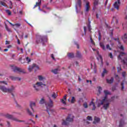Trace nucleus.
Segmentation results:
<instances>
[{
	"mask_svg": "<svg viewBox=\"0 0 127 127\" xmlns=\"http://www.w3.org/2000/svg\"><path fill=\"white\" fill-rule=\"evenodd\" d=\"M104 93L105 96L102 98L100 103L98 104V107H100L102 105L104 110H108L110 106V100L108 98L107 96L108 95H111V92L108 90H104Z\"/></svg>",
	"mask_w": 127,
	"mask_h": 127,
	"instance_id": "f257e3e1",
	"label": "nucleus"
},
{
	"mask_svg": "<svg viewBox=\"0 0 127 127\" xmlns=\"http://www.w3.org/2000/svg\"><path fill=\"white\" fill-rule=\"evenodd\" d=\"M0 90L3 93H12V92H14L15 88L13 86H12L10 88H7L5 86L0 85Z\"/></svg>",
	"mask_w": 127,
	"mask_h": 127,
	"instance_id": "f03ea898",
	"label": "nucleus"
},
{
	"mask_svg": "<svg viewBox=\"0 0 127 127\" xmlns=\"http://www.w3.org/2000/svg\"><path fill=\"white\" fill-rule=\"evenodd\" d=\"M43 86L45 87L46 85L45 84L41 82H36V83L34 84L33 85V88L37 92H38V91H39V87H43Z\"/></svg>",
	"mask_w": 127,
	"mask_h": 127,
	"instance_id": "7ed1b4c3",
	"label": "nucleus"
},
{
	"mask_svg": "<svg viewBox=\"0 0 127 127\" xmlns=\"http://www.w3.org/2000/svg\"><path fill=\"white\" fill-rule=\"evenodd\" d=\"M47 41V36H39L37 38V43H40V42H46Z\"/></svg>",
	"mask_w": 127,
	"mask_h": 127,
	"instance_id": "20e7f679",
	"label": "nucleus"
},
{
	"mask_svg": "<svg viewBox=\"0 0 127 127\" xmlns=\"http://www.w3.org/2000/svg\"><path fill=\"white\" fill-rule=\"evenodd\" d=\"M12 70L13 72H19V73H22L23 74H25L26 73V71H25V70L17 67V66H13L12 68Z\"/></svg>",
	"mask_w": 127,
	"mask_h": 127,
	"instance_id": "39448f33",
	"label": "nucleus"
},
{
	"mask_svg": "<svg viewBox=\"0 0 127 127\" xmlns=\"http://www.w3.org/2000/svg\"><path fill=\"white\" fill-rule=\"evenodd\" d=\"M90 8H91V7L90 6V2L87 1L86 2V4L85 6V12H89V11L90 10Z\"/></svg>",
	"mask_w": 127,
	"mask_h": 127,
	"instance_id": "423d86ee",
	"label": "nucleus"
},
{
	"mask_svg": "<svg viewBox=\"0 0 127 127\" xmlns=\"http://www.w3.org/2000/svg\"><path fill=\"white\" fill-rule=\"evenodd\" d=\"M97 59L98 60V61L100 62V63L102 65V66H103V59L102 58V56H101V55H100V54L99 53V52L97 51Z\"/></svg>",
	"mask_w": 127,
	"mask_h": 127,
	"instance_id": "0eeeda50",
	"label": "nucleus"
},
{
	"mask_svg": "<svg viewBox=\"0 0 127 127\" xmlns=\"http://www.w3.org/2000/svg\"><path fill=\"white\" fill-rule=\"evenodd\" d=\"M120 4L121 0H117V1L115 2L114 4L115 8H116L117 10H119Z\"/></svg>",
	"mask_w": 127,
	"mask_h": 127,
	"instance_id": "6e6552de",
	"label": "nucleus"
},
{
	"mask_svg": "<svg viewBox=\"0 0 127 127\" xmlns=\"http://www.w3.org/2000/svg\"><path fill=\"white\" fill-rule=\"evenodd\" d=\"M46 106L47 107V109H48V108H52V107H53V101L51 98H50L49 102L46 104Z\"/></svg>",
	"mask_w": 127,
	"mask_h": 127,
	"instance_id": "1a4fd4ad",
	"label": "nucleus"
},
{
	"mask_svg": "<svg viewBox=\"0 0 127 127\" xmlns=\"http://www.w3.org/2000/svg\"><path fill=\"white\" fill-rule=\"evenodd\" d=\"M74 120V116L72 114H69L66 118V122H73Z\"/></svg>",
	"mask_w": 127,
	"mask_h": 127,
	"instance_id": "9d476101",
	"label": "nucleus"
},
{
	"mask_svg": "<svg viewBox=\"0 0 127 127\" xmlns=\"http://www.w3.org/2000/svg\"><path fill=\"white\" fill-rule=\"evenodd\" d=\"M90 107H92V110L95 111L96 110V105L94 103V99H92L91 102L89 103Z\"/></svg>",
	"mask_w": 127,
	"mask_h": 127,
	"instance_id": "9b49d317",
	"label": "nucleus"
},
{
	"mask_svg": "<svg viewBox=\"0 0 127 127\" xmlns=\"http://www.w3.org/2000/svg\"><path fill=\"white\" fill-rule=\"evenodd\" d=\"M67 101L69 103H71V104H74L76 102V98L74 97H72L71 100H70V99H67Z\"/></svg>",
	"mask_w": 127,
	"mask_h": 127,
	"instance_id": "f8f14e48",
	"label": "nucleus"
},
{
	"mask_svg": "<svg viewBox=\"0 0 127 127\" xmlns=\"http://www.w3.org/2000/svg\"><path fill=\"white\" fill-rule=\"evenodd\" d=\"M78 6L79 7H81V0H77V1L76 4L75 8L76 10H77L78 9Z\"/></svg>",
	"mask_w": 127,
	"mask_h": 127,
	"instance_id": "ddd939ff",
	"label": "nucleus"
},
{
	"mask_svg": "<svg viewBox=\"0 0 127 127\" xmlns=\"http://www.w3.org/2000/svg\"><path fill=\"white\" fill-rule=\"evenodd\" d=\"M127 55V54H126V53L125 52H121L118 57V59L119 60H122V59H123V58L122 57H123V56H125Z\"/></svg>",
	"mask_w": 127,
	"mask_h": 127,
	"instance_id": "4468645a",
	"label": "nucleus"
},
{
	"mask_svg": "<svg viewBox=\"0 0 127 127\" xmlns=\"http://www.w3.org/2000/svg\"><path fill=\"white\" fill-rule=\"evenodd\" d=\"M59 71H60V68H59L52 70V73H54V74H58V72H59Z\"/></svg>",
	"mask_w": 127,
	"mask_h": 127,
	"instance_id": "2eb2a0df",
	"label": "nucleus"
},
{
	"mask_svg": "<svg viewBox=\"0 0 127 127\" xmlns=\"http://www.w3.org/2000/svg\"><path fill=\"white\" fill-rule=\"evenodd\" d=\"M35 106H36V104L35 103V102H30V107L31 109L32 110V111H34L33 107H35Z\"/></svg>",
	"mask_w": 127,
	"mask_h": 127,
	"instance_id": "dca6fc26",
	"label": "nucleus"
},
{
	"mask_svg": "<svg viewBox=\"0 0 127 127\" xmlns=\"http://www.w3.org/2000/svg\"><path fill=\"white\" fill-rule=\"evenodd\" d=\"M107 74H108V70L106 68H104L102 73V77H105V75H107Z\"/></svg>",
	"mask_w": 127,
	"mask_h": 127,
	"instance_id": "f3484780",
	"label": "nucleus"
},
{
	"mask_svg": "<svg viewBox=\"0 0 127 127\" xmlns=\"http://www.w3.org/2000/svg\"><path fill=\"white\" fill-rule=\"evenodd\" d=\"M100 118L97 117L94 118V121L93 122V124H98V123H100Z\"/></svg>",
	"mask_w": 127,
	"mask_h": 127,
	"instance_id": "a211bd4d",
	"label": "nucleus"
},
{
	"mask_svg": "<svg viewBox=\"0 0 127 127\" xmlns=\"http://www.w3.org/2000/svg\"><path fill=\"white\" fill-rule=\"evenodd\" d=\"M26 110L27 111V114H28L29 116H31V117H33V114H32V112H30V110L28 108H27L26 109Z\"/></svg>",
	"mask_w": 127,
	"mask_h": 127,
	"instance_id": "6ab92c4d",
	"label": "nucleus"
},
{
	"mask_svg": "<svg viewBox=\"0 0 127 127\" xmlns=\"http://www.w3.org/2000/svg\"><path fill=\"white\" fill-rule=\"evenodd\" d=\"M42 0H38V2H37L36 3V4L35 5V6H34V8H36V6H39V5H40V4H41V1Z\"/></svg>",
	"mask_w": 127,
	"mask_h": 127,
	"instance_id": "aec40b11",
	"label": "nucleus"
},
{
	"mask_svg": "<svg viewBox=\"0 0 127 127\" xmlns=\"http://www.w3.org/2000/svg\"><path fill=\"white\" fill-rule=\"evenodd\" d=\"M97 89L98 92L97 94L100 95L102 93V87L101 86H97Z\"/></svg>",
	"mask_w": 127,
	"mask_h": 127,
	"instance_id": "412c9836",
	"label": "nucleus"
},
{
	"mask_svg": "<svg viewBox=\"0 0 127 127\" xmlns=\"http://www.w3.org/2000/svg\"><path fill=\"white\" fill-rule=\"evenodd\" d=\"M106 81L109 84H112V83L114 82V78L111 77V78L110 79H106Z\"/></svg>",
	"mask_w": 127,
	"mask_h": 127,
	"instance_id": "4be33fe9",
	"label": "nucleus"
},
{
	"mask_svg": "<svg viewBox=\"0 0 127 127\" xmlns=\"http://www.w3.org/2000/svg\"><path fill=\"white\" fill-rule=\"evenodd\" d=\"M38 79L39 81H43V80H45V77L42 76V75H39L38 76Z\"/></svg>",
	"mask_w": 127,
	"mask_h": 127,
	"instance_id": "5701e85b",
	"label": "nucleus"
},
{
	"mask_svg": "<svg viewBox=\"0 0 127 127\" xmlns=\"http://www.w3.org/2000/svg\"><path fill=\"white\" fill-rule=\"evenodd\" d=\"M58 96V94H57V93H55V92H54L52 94V98H53V99H56V97H57Z\"/></svg>",
	"mask_w": 127,
	"mask_h": 127,
	"instance_id": "b1692460",
	"label": "nucleus"
},
{
	"mask_svg": "<svg viewBox=\"0 0 127 127\" xmlns=\"http://www.w3.org/2000/svg\"><path fill=\"white\" fill-rule=\"evenodd\" d=\"M67 56L69 58H73V57H74V54L72 53H69L67 54Z\"/></svg>",
	"mask_w": 127,
	"mask_h": 127,
	"instance_id": "393cba45",
	"label": "nucleus"
},
{
	"mask_svg": "<svg viewBox=\"0 0 127 127\" xmlns=\"http://www.w3.org/2000/svg\"><path fill=\"white\" fill-rule=\"evenodd\" d=\"M5 117L7 118V119H13V116L9 114H6Z\"/></svg>",
	"mask_w": 127,
	"mask_h": 127,
	"instance_id": "a878e982",
	"label": "nucleus"
},
{
	"mask_svg": "<svg viewBox=\"0 0 127 127\" xmlns=\"http://www.w3.org/2000/svg\"><path fill=\"white\" fill-rule=\"evenodd\" d=\"M34 66H33V64L32 65H30L28 67V71L29 72H31V71H32V69H34Z\"/></svg>",
	"mask_w": 127,
	"mask_h": 127,
	"instance_id": "bb28decb",
	"label": "nucleus"
},
{
	"mask_svg": "<svg viewBox=\"0 0 127 127\" xmlns=\"http://www.w3.org/2000/svg\"><path fill=\"white\" fill-rule=\"evenodd\" d=\"M122 38L124 42H126V39H127V34H125Z\"/></svg>",
	"mask_w": 127,
	"mask_h": 127,
	"instance_id": "cd10ccee",
	"label": "nucleus"
},
{
	"mask_svg": "<svg viewBox=\"0 0 127 127\" xmlns=\"http://www.w3.org/2000/svg\"><path fill=\"white\" fill-rule=\"evenodd\" d=\"M5 29L6 30H7V31H8V32H11V30H10V29H9L8 27H7V25L5 24Z\"/></svg>",
	"mask_w": 127,
	"mask_h": 127,
	"instance_id": "c85d7f7f",
	"label": "nucleus"
},
{
	"mask_svg": "<svg viewBox=\"0 0 127 127\" xmlns=\"http://www.w3.org/2000/svg\"><path fill=\"white\" fill-rule=\"evenodd\" d=\"M100 45L101 47L102 48V49H103V50H106V47H105V46L104 45V44H103V43H100Z\"/></svg>",
	"mask_w": 127,
	"mask_h": 127,
	"instance_id": "c756f323",
	"label": "nucleus"
},
{
	"mask_svg": "<svg viewBox=\"0 0 127 127\" xmlns=\"http://www.w3.org/2000/svg\"><path fill=\"white\" fill-rule=\"evenodd\" d=\"M0 3L1 5H3V6H7V5H6V4L5 3V2L2 1H0Z\"/></svg>",
	"mask_w": 127,
	"mask_h": 127,
	"instance_id": "7c9ffc66",
	"label": "nucleus"
},
{
	"mask_svg": "<svg viewBox=\"0 0 127 127\" xmlns=\"http://www.w3.org/2000/svg\"><path fill=\"white\" fill-rule=\"evenodd\" d=\"M83 106L85 109L88 108V103H87V102H84Z\"/></svg>",
	"mask_w": 127,
	"mask_h": 127,
	"instance_id": "2f4dec72",
	"label": "nucleus"
},
{
	"mask_svg": "<svg viewBox=\"0 0 127 127\" xmlns=\"http://www.w3.org/2000/svg\"><path fill=\"white\" fill-rule=\"evenodd\" d=\"M5 11L6 13H7L8 15H11V12L10 11V10L6 9L5 10Z\"/></svg>",
	"mask_w": 127,
	"mask_h": 127,
	"instance_id": "473e14b6",
	"label": "nucleus"
},
{
	"mask_svg": "<svg viewBox=\"0 0 127 127\" xmlns=\"http://www.w3.org/2000/svg\"><path fill=\"white\" fill-rule=\"evenodd\" d=\"M10 79L13 81H15V80H17V77H15L14 76H10Z\"/></svg>",
	"mask_w": 127,
	"mask_h": 127,
	"instance_id": "72a5a7b5",
	"label": "nucleus"
},
{
	"mask_svg": "<svg viewBox=\"0 0 127 127\" xmlns=\"http://www.w3.org/2000/svg\"><path fill=\"white\" fill-rule=\"evenodd\" d=\"M0 84H4V85H7V82H6V81H0Z\"/></svg>",
	"mask_w": 127,
	"mask_h": 127,
	"instance_id": "f704fd0d",
	"label": "nucleus"
},
{
	"mask_svg": "<svg viewBox=\"0 0 127 127\" xmlns=\"http://www.w3.org/2000/svg\"><path fill=\"white\" fill-rule=\"evenodd\" d=\"M34 68H36V69H39V66L36 64H33Z\"/></svg>",
	"mask_w": 127,
	"mask_h": 127,
	"instance_id": "c9c22d12",
	"label": "nucleus"
},
{
	"mask_svg": "<svg viewBox=\"0 0 127 127\" xmlns=\"http://www.w3.org/2000/svg\"><path fill=\"white\" fill-rule=\"evenodd\" d=\"M45 102V100H44V99L42 98L41 99L40 101V104H44Z\"/></svg>",
	"mask_w": 127,
	"mask_h": 127,
	"instance_id": "e433bc0d",
	"label": "nucleus"
},
{
	"mask_svg": "<svg viewBox=\"0 0 127 127\" xmlns=\"http://www.w3.org/2000/svg\"><path fill=\"white\" fill-rule=\"evenodd\" d=\"M99 2H98V0H95L94 2V6H97L98 5Z\"/></svg>",
	"mask_w": 127,
	"mask_h": 127,
	"instance_id": "4c0bfd02",
	"label": "nucleus"
},
{
	"mask_svg": "<svg viewBox=\"0 0 127 127\" xmlns=\"http://www.w3.org/2000/svg\"><path fill=\"white\" fill-rule=\"evenodd\" d=\"M14 25L16 26V27H20L21 24L20 23H16L14 24Z\"/></svg>",
	"mask_w": 127,
	"mask_h": 127,
	"instance_id": "58836bf2",
	"label": "nucleus"
},
{
	"mask_svg": "<svg viewBox=\"0 0 127 127\" xmlns=\"http://www.w3.org/2000/svg\"><path fill=\"white\" fill-rule=\"evenodd\" d=\"M106 48H107V49H108V50H112V49L110 47V45H107Z\"/></svg>",
	"mask_w": 127,
	"mask_h": 127,
	"instance_id": "ea45409f",
	"label": "nucleus"
},
{
	"mask_svg": "<svg viewBox=\"0 0 127 127\" xmlns=\"http://www.w3.org/2000/svg\"><path fill=\"white\" fill-rule=\"evenodd\" d=\"M61 102L63 104H64V105H66V100L63 99H62Z\"/></svg>",
	"mask_w": 127,
	"mask_h": 127,
	"instance_id": "a19ab883",
	"label": "nucleus"
},
{
	"mask_svg": "<svg viewBox=\"0 0 127 127\" xmlns=\"http://www.w3.org/2000/svg\"><path fill=\"white\" fill-rule=\"evenodd\" d=\"M126 71H124L123 72H122V76L123 77H124V78L126 77Z\"/></svg>",
	"mask_w": 127,
	"mask_h": 127,
	"instance_id": "79ce46f5",
	"label": "nucleus"
},
{
	"mask_svg": "<svg viewBox=\"0 0 127 127\" xmlns=\"http://www.w3.org/2000/svg\"><path fill=\"white\" fill-rule=\"evenodd\" d=\"M5 45H7L8 44H10V42H9V41H5Z\"/></svg>",
	"mask_w": 127,
	"mask_h": 127,
	"instance_id": "37998d69",
	"label": "nucleus"
},
{
	"mask_svg": "<svg viewBox=\"0 0 127 127\" xmlns=\"http://www.w3.org/2000/svg\"><path fill=\"white\" fill-rule=\"evenodd\" d=\"M10 5H9V8H10L11 9V8H12V2H11V1H10Z\"/></svg>",
	"mask_w": 127,
	"mask_h": 127,
	"instance_id": "c03bdc74",
	"label": "nucleus"
},
{
	"mask_svg": "<svg viewBox=\"0 0 127 127\" xmlns=\"http://www.w3.org/2000/svg\"><path fill=\"white\" fill-rule=\"evenodd\" d=\"M121 50H122V51H124L125 50V48H124L123 46H121L120 47Z\"/></svg>",
	"mask_w": 127,
	"mask_h": 127,
	"instance_id": "a18cd8bd",
	"label": "nucleus"
},
{
	"mask_svg": "<svg viewBox=\"0 0 127 127\" xmlns=\"http://www.w3.org/2000/svg\"><path fill=\"white\" fill-rule=\"evenodd\" d=\"M121 86H122L121 90L123 91V90H124V89H125V87L124 86V82H122L121 83Z\"/></svg>",
	"mask_w": 127,
	"mask_h": 127,
	"instance_id": "49530a36",
	"label": "nucleus"
},
{
	"mask_svg": "<svg viewBox=\"0 0 127 127\" xmlns=\"http://www.w3.org/2000/svg\"><path fill=\"white\" fill-rule=\"evenodd\" d=\"M87 119L88 121H92V117L88 116Z\"/></svg>",
	"mask_w": 127,
	"mask_h": 127,
	"instance_id": "de8ad7c7",
	"label": "nucleus"
},
{
	"mask_svg": "<svg viewBox=\"0 0 127 127\" xmlns=\"http://www.w3.org/2000/svg\"><path fill=\"white\" fill-rule=\"evenodd\" d=\"M26 61L28 62V63H29V62H30V61H31V60H30V59H29V58L27 57Z\"/></svg>",
	"mask_w": 127,
	"mask_h": 127,
	"instance_id": "09e8293b",
	"label": "nucleus"
},
{
	"mask_svg": "<svg viewBox=\"0 0 127 127\" xmlns=\"http://www.w3.org/2000/svg\"><path fill=\"white\" fill-rule=\"evenodd\" d=\"M67 95H65L64 96V97L63 100H64L65 101H67Z\"/></svg>",
	"mask_w": 127,
	"mask_h": 127,
	"instance_id": "8fccbe9b",
	"label": "nucleus"
},
{
	"mask_svg": "<svg viewBox=\"0 0 127 127\" xmlns=\"http://www.w3.org/2000/svg\"><path fill=\"white\" fill-rule=\"evenodd\" d=\"M11 47H12V46H11V45H9L7 46V48L8 49H10V48H11Z\"/></svg>",
	"mask_w": 127,
	"mask_h": 127,
	"instance_id": "3c124183",
	"label": "nucleus"
},
{
	"mask_svg": "<svg viewBox=\"0 0 127 127\" xmlns=\"http://www.w3.org/2000/svg\"><path fill=\"white\" fill-rule=\"evenodd\" d=\"M63 125H67V122L66 121H64L62 123Z\"/></svg>",
	"mask_w": 127,
	"mask_h": 127,
	"instance_id": "603ef678",
	"label": "nucleus"
},
{
	"mask_svg": "<svg viewBox=\"0 0 127 127\" xmlns=\"http://www.w3.org/2000/svg\"><path fill=\"white\" fill-rule=\"evenodd\" d=\"M29 122H31L32 123H33V124H34V125H35V122H34L33 120H32V119H30Z\"/></svg>",
	"mask_w": 127,
	"mask_h": 127,
	"instance_id": "864d4df0",
	"label": "nucleus"
},
{
	"mask_svg": "<svg viewBox=\"0 0 127 127\" xmlns=\"http://www.w3.org/2000/svg\"><path fill=\"white\" fill-rule=\"evenodd\" d=\"M117 69H118V72H120L121 70H122V68H121V67H118Z\"/></svg>",
	"mask_w": 127,
	"mask_h": 127,
	"instance_id": "5fc2aeb1",
	"label": "nucleus"
},
{
	"mask_svg": "<svg viewBox=\"0 0 127 127\" xmlns=\"http://www.w3.org/2000/svg\"><path fill=\"white\" fill-rule=\"evenodd\" d=\"M109 57H110V58H113V54H112V53H110L109 54Z\"/></svg>",
	"mask_w": 127,
	"mask_h": 127,
	"instance_id": "6e6d98bb",
	"label": "nucleus"
},
{
	"mask_svg": "<svg viewBox=\"0 0 127 127\" xmlns=\"http://www.w3.org/2000/svg\"><path fill=\"white\" fill-rule=\"evenodd\" d=\"M51 57L53 60H55V58H54V55H53V54L51 55Z\"/></svg>",
	"mask_w": 127,
	"mask_h": 127,
	"instance_id": "4d7b16f0",
	"label": "nucleus"
},
{
	"mask_svg": "<svg viewBox=\"0 0 127 127\" xmlns=\"http://www.w3.org/2000/svg\"><path fill=\"white\" fill-rule=\"evenodd\" d=\"M8 22L9 23V24H10V25H12V26H15V25L11 23L10 22L8 21Z\"/></svg>",
	"mask_w": 127,
	"mask_h": 127,
	"instance_id": "13d9d810",
	"label": "nucleus"
},
{
	"mask_svg": "<svg viewBox=\"0 0 127 127\" xmlns=\"http://www.w3.org/2000/svg\"><path fill=\"white\" fill-rule=\"evenodd\" d=\"M3 51L4 52H7V51H8V49H4Z\"/></svg>",
	"mask_w": 127,
	"mask_h": 127,
	"instance_id": "bf43d9fd",
	"label": "nucleus"
},
{
	"mask_svg": "<svg viewBox=\"0 0 127 127\" xmlns=\"http://www.w3.org/2000/svg\"><path fill=\"white\" fill-rule=\"evenodd\" d=\"M17 41L18 44H19V45L20 44V41H19V39H17Z\"/></svg>",
	"mask_w": 127,
	"mask_h": 127,
	"instance_id": "052dcab7",
	"label": "nucleus"
},
{
	"mask_svg": "<svg viewBox=\"0 0 127 127\" xmlns=\"http://www.w3.org/2000/svg\"><path fill=\"white\" fill-rule=\"evenodd\" d=\"M123 124V122L122 121L120 122V124L119 125V127H122V125Z\"/></svg>",
	"mask_w": 127,
	"mask_h": 127,
	"instance_id": "680f3d73",
	"label": "nucleus"
},
{
	"mask_svg": "<svg viewBox=\"0 0 127 127\" xmlns=\"http://www.w3.org/2000/svg\"><path fill=\"white\" fill-rule=\"evenodd\" d=\"M108 1H109V0H106L105 2V5H106L108 4Z\"/></svg>",
	"mask_w": 127,
	"mask_h": 127,
	"instance_id": "e2e57ef3",
	"label": "nucleus"
},
{
	"mask_svg": "<svg viewBox=\"0 0 127 127\" xmlns=\"http://www.w3.org/2000/svg\"><path fill=\"white\" fill-rule=\"evenodd\" d=\"M99 40H101V34L99 33Z\"/></svg>",
	"mask_w": 127,
	"mask_h": 127,
	"instance_id": "0e129e2a",
	"label": "nucleus"
},
{
	"mask_svg": "<svg viewBox=\"0 0 127 127\" xmlns=\"http://www.w3.org/2000/svg\"><path fill=\"white\" fill-rule=\"evenodd\" d=\"M86 29H87V28L86 27H84V30L85 32H86Z\"/></svg>",
	"mask_w": 127,
	"mask_h": 127,
	"instance_id": "69168bd1",
	"label": "nucleus"
},
{
	"mask_svg": "<svg viewBox=\"0 0 127 127\" xmlns=\"http://www.w3.org/2000/svg\"><path fill=\"white\" fill-rule=\"evenodd\" d=\"M21 60H22V58H20L19 59V61H21Z\"/></svg>",
	"mask_w": 127,
	"mask_h": 127,
	"instance_id": "338daca9",
	"label": "nucleus"
},
{
	"mask_svg": "<svg viewBox=\"0 0 127 127\" xmlns=\"http://www.w3.org/2000/svg\"><path fill=\"white\" fill-rule=\"evenodd\" d=\"M125 19H127V14L126 15V17H125Z\"/></svg>",
	"mask_w": 127,
	"mask_h": 127,
	"instance_id": "774afa93",
	"label": "nucleus"
}]
</instances>
